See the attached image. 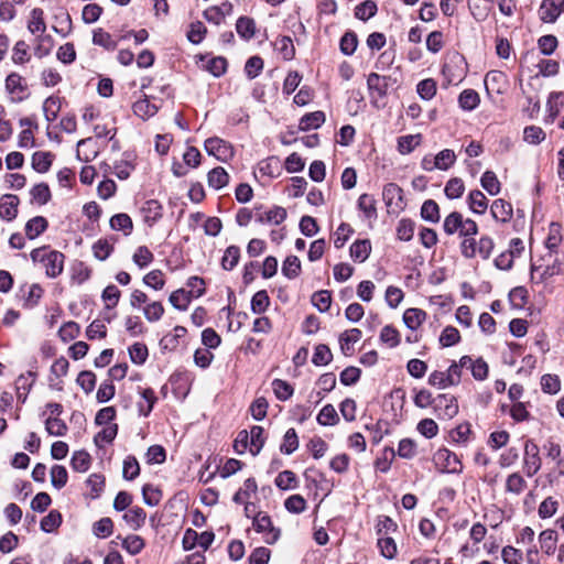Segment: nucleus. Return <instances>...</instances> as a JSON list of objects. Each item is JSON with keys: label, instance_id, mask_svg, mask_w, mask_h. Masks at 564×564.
I'll return each instance as SVG.
<instances>
[{"label": "nucleus", "instance_id": "nucleus-3", "mask_svg": "<svg viewBox=\"0 0 564 564\" xmlns=\"http://www.w3.org/2000/svg\"><path fill=\"white\" fill-rule=\"evenodd\" d=\"M4 88L10 101L18 104L25 100L29 95V87L25 79L18 73H10L4 80Z\"/></svg>", "mask_w": 564, "mask_h": 564}, {"label": "nucleus", "instance_id": "nucleus-7", "mask_svg": "<svg viewBox=\"0 0 564 564\" xmlns=\"http://www.w3.org/2000/svg\"><path fill=\"white\" fill-rule=\"evenodd\" d=\"M382 198L389 213H398L405 206L403 191L395 183H388L382 191Z\"/></svg>", "mask_w": 564, "mask_h": 564}, {"label": "nucleus", "instance_id": "nucleus-39", "mask_svg": "<svg viewBox=\"0 0 564 564\" xmlns=\"http://www.w3.org/2000/svg\"><path fill=\"white\" fill-rule=\"evenodd\" d=\"M275 50L285 61H290L295 55V47L290 36H280L274 42Z\"/></svg>", "mask_w": 564, "mask_h": 564}, {"label": "nucleus", "instance_id": "nucleus-31", "mask_svg": "<svg viewBox=\"0 0 564 564\" xmlns=\"http://www.w3.org/2000/svg\"><path fill=\"white\" fill-rule=\"evenodd\" d=\"M480 102L479 94L474 89H465L459 94L458 105L463 110L471 111Z\"/></svg>", "mask_w": 564, "mask_h": 564}, {"label": "nucleus", "instance_id": "nucleus-29", "mask_svg": "<svg viewBox=\"0 0 564 564\" xmlns=\"http://www.w3.org/2000/svg\"><path fill=\"white\" fill-rule=\"evenodd\" d=\"M561 13L563 12L551 0H543L539 9L540 19L545 23H554Z\"/></svg>", "mask_w": 564, "mask_h": 564}, {"label": "nucleus", "instance_id": "nucleus-41", "mask_svg": "<svg viewBox=\"0 0 564 564\" xmlns=\"http://www.w3.org/2000/svg\"><path fill=\"white\" fill-rule=\"evenodd\" d=\"M358 46V37L354 31H347L341 36L339 42V50L344 55H352Z\"/></svg>", "mask_w": 564, "mask_h": 564}, {"label": "nucleus", "instance_id": "nucleus-20", "mask_svg": "<svg viewBox=\"0 0 564 564\" xmlns=\"http://www.w3.org/2000/svg\"><path fill=\"white\" fill-rule=\"evenodd\" d=\"M98 154V149L91 138L83 139L77 143V158L84 162L93 161Z\"/></svg>", "mask_w": 564, "mask_h": 564}, {"label": "nucleus", "instance_id": "nucleus-63", "mask_svg": "<svg viewBox=\"0 0 564 564\" xmlns=\"http://www.w3.org/2000/svg\"><path fill=\"white\" fill-rule=\"evenodd\" d=\"M312 304L322 313L327 312L332 304V294L327 290H321L312 295Z\"/></svg>", "mask_w": 564, "mask_h": 564}, {"label": "nucleus", "instance_id": "nucleus-23", "mask_svg": "<svg viewBox=\"0 0 564 564\" xmlns=\"http://www.w3.org/2000/svg\"><path fill=\"white\" fill-rule=\"evenodd\" d=\"M371 252V243L368 239L357 240L350 246V257L356 262H365Z\"/></svg>", "mask_w": 564, "mask_h": 564}, {"label": "nucleus", "instance_id": "nucleus-50", "mask_svg": "<svg viewBox=\"0 0 564 564\" xmlns=\"http://www.w3.org/2000/svg\"><path fill=\"white\" fill-rule=\"evenodd\" d=\"M240 249L237 246H229L221 258V268L224 270H232L239 262Z\"/></svg>", "mask_w": 564, "mask_h": 564}, {"label": "nucleus", "instance_id": "nucleus-47", "mask_svg": "<svg viewBox=\"0 0 564 564\" xmlns=\"http://www.w3.org/2000/svg\"><path fill=\"white\" fill-rule=\"evenodd\" d=\"M275 486L282 490L295 489L297 487L296 475L292 470H283L275 477Z\"/></svg>", "mask_w": 564, "mask_h": 564}, {"label": "nucleus", "instance_id": "nucleus-62", "mask_svg": "<svg viewBox=\"0 0 564 564\" xmlns=\"http://www.w3.org/2000/svg\"><path fill=\"white\" fill-rule=\"evenodd\" d=\"M539 541L541 544V549L546 554H552L555 551L557 534L554 530H544L540 533Z\"/></svg>", "mask_w": 564, "mask_h": 564}, {"label": "nucleus", "instance_id": "nucleus-21", "mask_svg": "<svg viewBox=\"0 0 564 564\" xmlns=\"http://www.w3.org/2000/svg\"><path fill=\"white\" fill-rule=\"evenodd\" d=\"M562 225L558 223H551L545 239V247L551 253H556L562 242Z\"/></svg>", "mask_w": 564, "mask_h": 564}, {"label": "nucleus", "instance_id": "nucleus-44", "mask_svg": "<svg viewBox=\"0 0 564 564\" xmlns=\"http://www.w3.org/2000/svg\"><path fill=\"white\" fill-rule=\"evenodd\" d=\"M421 217L426 221L438 223L441 218L438 204L433 199L425 200L421 207Z\"/></svg>", "mask_w": 564, "mask_h": 564}, {"label": "nucleus", "instance_id": "nucleus-57", "mask_svg": "<svg viewBox=\"0 0 564 564\" xmlns=\"http://www.w3.org/2000/svg\"><path fill=\"white\" fill-rule=\"evenodd\" d=\"M164 314V306L159 301H153L151 303H148L143 307V315L145 319L150 323L158 322L162 318Z\"/></svg>", "mask_w": 564, "mask_h": 564}, {"label": "nucleus", "instance_id": "nucleus-55", "mask_svg": "<svg viewBox=\"0 0 564 564\" xmlns=\"http://www.w3.org/2000/svg\"><path fill=\"white\" fill-rule=\"evenodd\" d=\"M272 389L276 399H279L280 401L289 400L294 392L293 387L282 379H274L272 381Z\"/></svg>", "mask_w": 564, "mask_h": 564}, {"label": "nucleus", "instance_id": "nucleus-64", "mask_svg": "<svg viewBox=\"0 0 564 564\" xmlns=\"http://www.w3.org/2000/svg\"><path fill=\"white\" fill-rule=\"evenodd\" d=\"M437 86L433 78L421 80L416 86L419 96L424 100H431L436 95Z\"/></svg>", "mask_w": 564, "mask_h": 564}, {"label": "nucleus", "instance_id": "nucleus-25", "mask_svg": "<svg viewBox=\"0 0 564 564\" xmlns=\"http://www.w3.org/2000/svg\"><path fill=\"white\" fill-rule=\"evenodd\" d=\"M54 154L45 151H36L32 155V167L39 173H46L52 163Z\"/></svg>", "mask_w": 564, "mask_h": 564}, {"label": "nucleus", "instance_id": "nucleus-5", "mask_svg": "<svg viewBox=\"0 0 564 564\" xmlns=\"http://www.w3.org/2000/svg\"><path fill=\"white\" fill-rule=\"evenodd\" d=\"M204 147L209 155L215 156L221 162H228L235 154L232 145L228 141L218 137L208 138L205 141Z\"/></svg>", "mask_w": 564, "mask_h": 564}, {"label": "nucleus", "instance_id": "nucleus-46", "mask_svg": "<svg viewBox=\"0 0 564 564\" xmlns=\"http://www.w3.org/2000/svg\"><path fill=\"white\" fill-rule=\"evenodd\" d=\"M93 43L108 51H113L117 47V42L112 39L111 34L106 32L104 29H97L94 31Z\"/></svg>", "mask_w": 564, "mask_h": 564}, {"label": "nucleus", "instance_id": "nucleus-33", "mask_svg": "<svg viewBox=\"0 0 564 564\" xmlns=\"http://www.w3.org/2000/svg\"><path fill=\"white\" fill-rule=\"evenodd\" d=\"M377 545L380 550V554L389 560L395 557L398 547L392 535H378Z\"/></svg>", "mask_w": 564, "mask_h": 564}, {"label": "nucleus", "instance_id": "nucleus-60", "mask_svg": "<svg viewBox=\"0 0 564 564\" xmlns=\"http://www.w3.org/2000/svg\"><path fill=\"white\" fill-rule=\"evenodd\" d=\"M143 283L153 290L160 291L165 285L164 273L159 269L152 270L143 276Z\"/></svg>", "mask_w": 564, "mask_h": 564}, {"label": "nucleus", "instance_id": "nucleus-48", "mask_svg": "<svg viewBox=\"0 0 564 564\" xmlns=\"http://www.w3.org/2000/svg\"><path fill=\"white\" fill-rule=\"evenodd\" d=\"M282 273L288 279H295L301 273V261L296 256H289L283 261Z\"/></svg>", "mask_w": 564, "mask_h": 564}, {"label": "nucleus", "instance_id": "nucleus-14", "mask_svg": "<svg viewBox=\"0 0 564 564\" xmlns=\"http://www.w3.org/2000/svg\"><path fill=\"white\" fill-rule=\"evenodd\" d=\"M460 366L470 369L476 380H484L488 376V365L481 358L473 360L469 356H463L460 358Z\"/></svg>", "mask_w": 564, "mask_h": 564}, {"label": "nucleus", "instance_id": "nucleus-49", "mask_svg": "<svg viewBox=\"0 0 564 564\" xmlns=\"http://www.w3.org/2000/svg\"><path fill=\"white\" fill-rule=\"evenodd\" d=\"M45 430L52 436H64L68 427L62 419L47 416L45 420Z\"/></svg>", "mask_w": 564, "mask_h": 564}, {"label": "nucleus", "instance_id": "nucleus-15", "mask_svg": "<svg viewBox=\"0 0 564 564\" xmlns=\"http://www.w3.org/2000/svg\"><path fill=\"white\" fill-rule=\"evenodd\" d=\"M425 311L417 307L406 308L403 313V322L411 330H416L426 319Z\"/></svg>", "mask_w": 564, "mask_h": 564}, {"label": "nucleus", "instance_id": "nucleus-4", "mask_svg": "<svg viewBox=\"0 0 564 564\" xmlns=\"http://www.w3.org/2000/svg\"><path fill=\"white\" fill-rule=\"evenodd\" d=\"M544 448L546 449V457L554 463L547 474L549 482L553 484L564 476V453L560 444L554 442H549L544 445Z\"/></svg>", "mask_w": 564, "mask_h": 564}, {"label": "nucleus", "instance_id": "nucleus-9", "mask_svg": "<svg viewBox=\"0 0 564 564\" xmlns=\"http://www.w3.org/2000/svg\"><path fill=\"white\" fill-rule=\"evenodd\" d=\"M434 409L440 412V417L452 419L458 413V403L454 395L440 394L435 398Z\"/></svg>", "mask_w": 564, "mask_h": 564}, {"label": "nucleus", "instance_id": "nucleus-27", "mask_svg": "<svg viewBox=\"0 0 564 564\" xmlns=\"http://www.w3.org/2000/svg\"><path fill=\"white\" fill-rule=\"evenodd\" d=\"M249 433V440H250V453L256 456L260 453V451L262 449V447L264 446V443H265V437H264V430L262 426H259V425H253L251 429H250V432Z\"/></svg>", "mask_w": 564, "mask_h": 564}, {"label": "nucleus", "instance_id": "nucleus-13", "mask_svg": "<svg viewBox=\"0 0 564 564\" xmlns=\"http://www.w3.org/2000/svg\"><path fill=\"white\" fill-rule=\"evenodd\" d=\"M388 77L381 76L377 73H370L367 77V86L372 97L377 96L382 98L387 95Z\"/></svg>", "mask_w": 564, "mask_h": 564}, {"label": "nucleus", "instance_id": "nucleus-59", "mask_svg": "<svg viewBox=\"0 0 564 564\" xmlns=\"http://www.w3.org/2000/svg\"><path fill=\"white\" fill-rule=\"evenodd\" d=\"M90 455L85 451H77L70 459L72 468L78 473H85L90 466Z\"/></svg>", "mask_w": 564, "mask_h": 564}, {"label": "nucleus", "instance_id": "nucleus-2", "mask_svg": "<svg viewBox=\"0 0 564 564\" xmlns=\"http://www.w3.org/2000/svg\"><path fill=\"white\" fill-rule=\"evenodd\" d=\"M252 525L258 533L263 535L267 544H274L281 535V530L273 525L270 516L263 511L253 514Z\"/></svg>", "mask_w": 564, "mask_h": 564}, {"label": "nucleus", "instance_id": "nucleus-43", "mask_svg": "<svg viewBox=\"0 0 564 564\" xmlns=\"http://www.w3.org/2000/svg\"><path fill=\"white\" fill-rule=\"evenodd\" d=\"M380 341L390 348L397 347L401 341L399 330L392 325H386L380 332Z\"/></svg>", "mask_w": 564, "mask_h": 564}, {"label": "nucleus", "instance_id": "nucleus-18", "mask_svg": "<svg viewBox=\"0 0 564 564\" xmlns=\"http://www.w3.org/2000/svg\"><path fill=\"white\" fill-rule=\"evenodd\" d=\"M28 30L34 35H43L46 31L44 11L41 8H34L30 13Z\"/></svg>", "mask_w": 564, "mask_h": 564}, {"label": "nucleus", "instance_id": "nucleus-11", "mask_svg": "<svg viewBox=\"0 0 564 564\" xmlns=\"http://www.w3.org/2000/svg\"><path fill=\"white\" fill-rule=\"evenodd\" d=\"M19 197L12 194H6L0 198V217L6 220H12L18 215Z\"/></svg>", "mask_w": 564, "mask_h": 564}, {"label": "nucleus", "instance_id": "nucleus-36", "mask_svg": "<svg viewBox=\"0 0 564 564\" xmlns=\"http://www.w3.org/2000/svg\"><path fill=\"white\" fill-rule=\"evenodd\" d=\"M132 110L135 116L142 119H148L158 112V107L150 102V100L145 97L135 101L132 106Z\"/></svg>", "mask_w": 564, "mask_h": 564}, {"label": "nucleus", "instance_id": "nucleus-42", "mask_svg": "<svg viewBox=\"0 0 564 564\" xmlns=\"http://www.w3.org/2000/svg\"><path fill=\"white\" fill-rule=\"evenodd\" d=\"M258 490V486L254 478H248L243 482V487H241L235 495L232 500L236 503H243L247 499L250 498L252 494H256Z\"/></svg>", "mask_w": 564, "mask_h": 564}, {"label": "nucleus", "instance_id": "nucleus-10", "mask_svg": "<svg viewBox=\"0 0 564 564\" xmlns=\"http://www.w3.org/2000/svg\"><path fill=\"white\" fill-rule=\"evenodd\" d=\"M490 214L496 221L507 224L513 217V207L509 202L498 198L491 203Z\"/></svg>", "mask_w": 564, "mask_h": 564}, {"label": "nucleus", "instance_id": "nucleus-38", "mask_svg": "<svg viewBox=\"0 0 564 564\" xmlns=\"http://www.w3.org/2000/svg\"><path fill=\"white\" fill-rule=\"evenodd\" d=\"M480 184L482 186V188L489 194V195H498L500 193V189H501V184L496 175L495 172L492 171H486L481 178H480Z\"/></svg>", "mask_w": 564, "mask_h": 564}, {"label": "nucleus", "instance_id": "nucleus-32", "mask_svg": "<svg viewBox=\"0 0 564 564\" xmlns=\"http://www.w3.org/2000/svg\"><path fill=\"white\" fill-rule=\"evenodd\" d=\"M47 220L42 216L31 218L25 225V235L29 239H35L47 228Z\"/></svg>", "mask_w": 564, "mask_h": 564}, {"label": "nucleus", "instance_id": "nucleus-56", "mask_svg": "<svg viewBox=\"0 0 564 564\" xmlns=\"http://www.w3.org/2000/svg\"><path fill=\"white\" fill-rule=\"evenodd\" d=\"M463 215L458 212H452L447 215L443 223V229L446 235L452 236L459 232Z\"/></svg>", "mask_w": 564, "mask_h": 564}, {"label": "nucleus", "instance_id": "nucleus-8", "mask_svg": "<svg viewBox=\"0 0 564 564\" xmlns=\"http://www.w3.org/2000/svg\"><path fill=\"white\" fill-rule=\"evenodd\" d=\"M286 216V209L281 206H273L269 209H263L261 206L254 207V219L259 224L280 225Z\"/></svg>", "mask_w": 564, "mask_h": 564}, {"label": "nucleus", "instance_id": "nucleus-37", "mask_svg": "<svg viewBox=\"0 0 564 564\" xmlns=\"http://www.w3.org/2000/svg\"><path fill=\"white\" fill-rule=\"evenodd\" d=\"M398 524L390 517L381 514L377 517L376 532L377 535H392L398 532Z\"/></svg>", "mask_w": 564, "mask_h": 564}, {"label": "nucleus", "instance_id": "nucleus-19", "mask_svg": "<svg viewBox=\"0 0 564 564\" xmlns=\"http://www.w3.org/2000/svg\"><path fill=\"white\" fill-rule=\"evenodd\" d=\"M467 204L474 214L482 215L488 208V199L479 189L471 191L467 196Z\"/></svg>", "mask_w": 564, "mask_h": 564}, {"label": "nucleus", "instance_id": "nucleus-35", "mask_svg": "<svg viewBox=\"0 0 564 564\" xmlns=\"http://www.w3.org/2000/svg\"><path fill=\"white\" fill-rule=\"evenodd\" d=\"M421 134H408L398 138L397 149L400 154L411 153L421 143Z\"/></svg>", "mask_w": 564, "mask_h": 564}, {"label": "nucleus", "instance_id": "nucleus-22", "mask_svg": "<svg viewBox=\"0 0 564 564\" xmlns=\"http://www.w3.org/2000/svg\"><path fill=\"white\" fill-rule=\"evenodd\" d=\"M527 480L518 471L510 474L506 479L505 490L508 494L519 496L527 489Z\"/></svg>", "mask_w": 564, "mask_h": 564}, {"label": "nucleus", "instance_id": "nucleus-58", "mask_svg": "<svg viewBox=\"0 0 564 564\" xmlns=\"http://www.w3.org/2000/svg\"><path fill=\"white\" fill-rule=\"evenodd\" d=\"M207 33L206 26L200 21H195L189 24L186 33L187 40L193 44H199L205 39Z\"/></svg>", "mask_w": 564, "mask_h": 564}, {"label": "nucleus", "instance_id": "nucleus-17", "mask_svg": "<svg viewBox=\"0 0 564 564\" xmlns=\"http://www.w3.org/2000/svg\"><path fill=\"white\" fill-rule=\"evenodd\" d=\"M361 335V330L358 328H351L340 334L339 345L344 355L352 354V345L360 340Z\"/></svg>", "mask_w": 564, "mask_h": 564}, {"label": "nucleus", "instance_id": "nucleus-61", "mask_svg": "<svg viewBox=\"0 0 564 564\" xmlns=\"http://www.w3.org/2000/svg\"><path fill=\"white\" fill-rule=\"evenodd\" d=\"M333 359V354L329 347L325 344H319L315 347V351L312 357V362L315 366H326Z\"/></svg>", "mask_w": 564, "mask_h": 564}, {"label": "nucleus", "instance_id": "nucleus-26", "mask_svg": "<svg viewBox=\"0 0 564 564\" xmlns=\"http://www.w3.org/2000/svg\"><path fill=\"white\" fill-rule=\"evenodd\" d=\"M145 519L147 513L141 507L131 508L123 514V520L132 530L140 529L145 523Z\"/></svg>", "mask_w": 564, "mask_h": 564}, {"label": "nucleus", "instance_id": "nucleus-52", "mask_svg": "<svg viewBox=\"0 0 564 564\" xmlns=\"http://www.w3.org/2000/svg\"><path fill=\"white\" fill-rule=\"evenodd\" d=\"M32 200L39 205H45L50 202L52 195L51 189L46 183H39L34 185L30 191Z\"/></svg>", "mask_w": 564, "mask_h": 564}, {"label": "nucleus", "instance_id": "nucleus-54", "mask_svg": "<svg viewBox=\"0 0 564 564\" xmlns=\"http://www.w3.org/2000/svg\"><path fill=\"white\" fill-rule=\"evenodd\" d=\"M236 30L241 37L249 40L253 37L256 33L254 21L250 18L241 17L237 20Z\"/></svg>", "mask_w": 564, "mask_h": 564}, {"label": "nucleus", "instance_id": "nucleus-16", "mask_svg": "<svg viewBox=\"0 0 564 564\" xmlns=\"http://www.w3.org/2000/svg\"><path fill=\"white\" fill-rule=\"evenodd\" d=\"M69 362L65 357L57 358L51 367V386L62 389V377H65L68 372Z\"/></svg>", "mask_w": 564, "mask_h": 564}, {"label": "nucleus", "instance_id": "nucleus-28", "mask_svg": "<svg viewBox=\"0 0 564 564\" xmlns=\"http://www.w3.org/2000/svg\"><path fill=\"white\" fill-rule=\"evenodd\" d=\"M207 182L214 189H220L228 184L229 175L224 167L217 166L208 172Z\"/></svg>", "mask_w": 564, "mask_h": 564}, {"label": "nucleus", "instance_id": "nucleus-45", "mask_svg": "<svg viewBox=\"0 0 564 564\" xmlns=\"http://www.w3.org/2000/svg\"><path fill=\"white\" fill-rule=\"evenodd\" d=\"M299 436L294 429H289L284 436L283 442L280 446V451L285 455H291L299 448Z\"/></svg>", "mask_w": 564, "mask_h": 564}, {"label": "nucleus", "instance_id": "nucleus-40", "mask_svg": "<svg viewBox=\"0 0 564 564\" xmlns=\"http://www.w3.org/2000/svg\"><path fill=\"white\" fill-rule=\"evenodd\" d=\"M110 227L113 230H121L123 234L130 235L133 229V223L129 215L127 214H116L110 219Z\"/></svg>", "mask_w": 564, "mask_h": 564}, {"label": "nucleus", "instance_id": "nucleus-53", "mask_svg": "<svg viewBox=\"0 0 564 564\" xmlns=\"http://www.w3.org/2000/svg\"><path fill=\"white\" fill-rule=\"evenodd\" d=\"M270 305V297L265 290L258 291L251 299V311L254 314H262Z\"/></svg>", "mask_w": 564, "mask_h": 564}, {"label": "nucleus", "instance_id": "nucleus-34", "mask_svg": "<svg viewBox=\"0 0 564 564\" xmlns=\"http://www.w3.org/2000/svg\"><path fill=\"white\" fill-rule=\"evenodd\" d=\"M62 100L58 96H50L43 102V113L48 122L54 121L61 111Z\"/></svg>", "mask_w": 564, "mask_h": 564}, {"label": "nucleus", "instance_id": "nucleus-51", "mask_svg": "<svg viewBox=\"0 0 564 564\" xmlns=\"http://www.w3.org/2000/svg\"><path fill=\"white\" fill-rule=\"evenodd\" d=\"M121 545L129 554L137 555L143 550L145 542L140 535L130 534L122 539Z\"/></svg>", "mask_w": 564, "mask_h": 564}, {"label": "nucleus", "instance_id": "nucleus-24", "mask_svg": "<svg viewBox=\"0 0 564 564\" xmlns=\"http://www.w3.org/2000/svg\"><path fill=\"white\" fill-rule=\"evenodd\" d=\"M140 395L142 401L138 403L139 413L143 416H148L158 401V398L154 390L151 388L141 389Z\"/></svg>", "mask_w": 564, "mask_h": 564}, {"label": "nucleus", "instance_id": "nucleus-1", "mask_svg": "<svg viewBox=\"0 0 564 564\" xmlns=\"http://www.w3.org/2000/svg\"><path fill=\"white\" fill-rule=\"evenodd\" d=\"M30 256L33 262L43 263L46 276L55 279L63 272L65 256L62 252L42 247L32 250Z\"/></svg>", "mask_w": 564, "mask_h": 564}, {"label": "nucleus", "instance_id": "nucleus-6", "mask_svg": "<svg viewBox=\"0 0 564 564\" xmlns=\"http://www.w3.org/2000/svg\"><path fill=\"white\" fill-rule=\"evenodd\" d=\"M434 463L443 471L459 474L463 471V464L459 457L447 448H440L434 454Z\"/></svg>", "mask_w": 564, "mask_h": 564}, {"label": "nucleus", "instance_id": "nucleus-30", "mask_svg": "<svg viewBox=\"0 0 564 564\" xmlns=\"http://www.w3.org/2000/svg\"><path fill=\"white\" fill-rule=\"evenodd\" d=\"M325 122V113L323 111H314L306 113L300 120V130L307 131L311 129H317Z\"/></svg>", "mask_w": 564, "mask_h": 564}, {"label": "nucleus", "instance_id": "nucleus-12", "mask_svg": "<svg viewBox=\"0 0 564 564\" xmlns=\"http://www.w3.org/2000/svg\"><path fill=\"white\" fill-rule=\"evenodd\" d=\"M163 207L156 199L147 200L141 207L143 220L149 226H153L163 216Z\"/></svg>", "mask_w": 564, "mask_h": 564}]
</instances>
